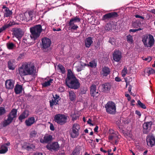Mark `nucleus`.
Returning <instances> with one entry per match:
<instances>
[{
  "label": "nucleus",
  "mask_w": 155,
  "mask_h": 155,
  "mask_svg": "<svg viewBox=\"0 0 155 155\" xmlns=\"http://www.w3.org/2000/svg\"><path fill=\"white\" fill-rule=\"evenodd\" d=\"M65 83L68 87L74 89H78L80 85L79 80L77 78L71 69H69L68 71Z\"/></svg>",
  "instance_id": "1"
},
{
  "label": "nucleus",
  "mask_w": 155,
  "mask_h": 155,
  "mask_svg": "<svg viewBox=\"0 0 155 155\" xmlns=\"http://www.w3.org/2000/svg\"><path fill=\"white\" fill-rule=\"evenodd\" d=\"M36 69L33 63L28 62L22 65L21 67L19 68L18 71L21 75L25 76L35 74Z\"/></svg>",
  "instance_id": "2"
},
{
  "label": "nucleus",
  "mask_w": 155,
  "mask_h": 155,
  "mask_svg": "<svg viewBox=\"0 0 155 155\" xmlns=\"http://www.w3.org/2000/svg\"><path fill=\"white\" fill-rule=\"evenodd\" d=\"M43 29L41 25H37L30 28L31 34L30 37L33 41L37 42L38 38L40 36Z\"/></svg>",
  "instance_id": "3"
},
{
  "label": "nucleus",
  "mask_w": 155,
  "mask_h": 155,
  "mask_svg": "<svg viewBox=\"0 0 155 155\" xmlns=\"http://www.w3.org/2000/svg\"><path fill=\"white\" fill-rule=\"evenodd\" d=\"M142 41L144 46L147 47H151L154 44L155 40L153 36L150 34H146L142 38Z\"/></svg>",
  "instance_id": "4"
},
{
  "label": "nucleus",
  "mask_w": 155,
  "mask_h": 155,
  "mask_svg": "<svg viewBox=\"0 0 155 155\" xmlns=\"http://www.w3.org/2000/svg\"><path fill=\"white\" fill-rule=\"evenodd\" d=\"M68 116L64 114H58L54 117V121L58 124L63 125L65 124L67 122Z\"/></svg>",
  "instance_id": "5"
},
{
  "label": "nucleus",
  "mask_w": 155,
  "mask_h": 155,
  "mask_svg": "<svg viewBox=\"0 0 155 155\" xmlns=\"http://www.w3.org/2000/svg\"><path fill=\"white\" fill-rule=\"evenodd\" d=\"M17 110L15 109H13L7 115L8 118L4 120L3 123V126L6 127L11 123L14 119L17 117Z\"/></svg>",
  "instance_id": "6"
},
{
  "label": "nucleus",
  "mask_w": 155,
  "mask_h": 155,
  "mask_svg": "<svg viewBox=\"0 0 155 155\" xmlns=\"http://www.w3.org/2000/svg\"><path fill=\"white\" fill-rule=\"evenodd\" d=\"M105 107L106 112L108 114L114 115L117 112L116 104L111 101H108L105 105Z\"/></svg>",
  "instance_id": "7"
},
{
  "label": "nucleus",
  "mask_w": 155,
  "mask_h": 155,
  "mask_svg": "<svg viewBox=\"0 0 155 155\" xmlns=\"http://www.w3.org/2000/svg\"><path fill=\"white\" fill-rule=\"evenodd\" d=\"M81 19L78 16H76L71 18L68 23V25L70 29L72 31H76L78 28V25L76 24V22H79Z\"/></svg>",
  "instance_id": "8"
},
{
  "label": "nucleus",
  "mask_w": 155,
  "mask_h": 155,
  "mask_svg": "<svg viewBox=\"0 0 155 155\" xmlns=\"http://www.w3.org/2000/svg\"><path fill=\"white\" fill-rule=\"evenodd\" d=\"M80 129V126L78 124H74L69 131L70 137L73 138L77 137L79 134V131Z\"/></svg>",
  "instance_id": "9"
},
{
  "label": "nucleus",
  "mask_w": 155,
  "mask_h": 155,
  "mask_svg": "<svg viewBox=\"0 0 155 155\" xmlns=\"http://www.w3.org/2000/svg\"><path fill=\"white\" fill-rule=\"evenodd\" d=\"M51 41L50 39L47 38H44L42 39L41 46V49L44 51H47L50 48Z\"/></svg>",
  "instance_id": "10"
},
{
  "label": "nucleus",
  "mask_w": 155,
  "mask_h": 155,
  "mask_svg": "<svg viewBox=\"0 0 155 155\" xmlns=\"http://www.w3.org/2000/svg\"><path fill=\"white\" fill-rule=\"evenodd\" d=\"M153 123L151 121L145 122L143 126V132L144 134H148L150 131Z\"/></svg>",
  "instance_id": "11"
},
{
  "label": "nucleus",
  "mask_w": 155,
  "mask_h": 155,
  "mask_svg": "<svg viewBox=\"0 0 155 155\" xmlns=\"http://www.w3.org/2000/svg\"><path fill=\"white\" fill-rule=\"evenodd\" d=\"M90 94L94 98H96L99 96L100 94L98 90H96V85L94 84L92 85L90 87Z\"/></svg>",
  "instance_id": "12"
},
{
  "label": "nucleus",
  "mask_w": 155,
  "mask_h": 155,
  "mask_svg": "<svg viewBox=\"0 0 155 155\" xmlns=\"http://www.w3.org/2000/svg\"><path fill=\"white\" fill-rule=\"evenodd\" d=\"M46 147L48 149L52 151L53 150L57 151L59 149L60 146L58 142H54L51 143L47 144Z\"/></svg>",
  "instance_id": "13"
},
{
  "label": "nucleus",
  "mask_w": 155,
  "mask_h": 155,
  "mask_svg": "<svg viewBox=\"0 0 155 155\" xmlns=\"http://www.w3.org/2000/svg\"><path fill=\"white\" fill-rule=\"evenodd\" d=\"M53 96V99L49 101L50 107L52 108H53V106L58 104V101L61 99L60 96L57 94Z\"/></svg>",
  "instance_id": "14"
},
{
  "label": "nucleus",
  "mask_w": 155,
  "mask_h": 155,
  "mask_svg": "<svg viewBox=\"0 0 155 155\" xmlns=\"http://www.w3.org/2000/svg\"><path fill=\"white\" fill-rule=\"evenodd\" d=\"M146 141L148 146L152 147L155 145V137L152 134H150L146 137Z\"/></svg>",
  "instance_id": "15"
},
{
  "label": "nucleus",
  "mask_w": 155,
  "mask_h": 155,
  "mask_svg": "<svg viewBox=\"0 0 155 155\" xmlns=\"http://www.w3.org/2000/svg\"><path fill=\"white\" fill-rule=\"evenodd\" d=\"M100 86H101V91L106 93L109 92L111 87V84L108 82L102 84Z\"/></svg>",
  "instance_id": "16"
},
{
  "label": "nucleus",
  "mask_w": 155,
  "mask_h": 155,
  "mask_svg": "<svg viewBox=\"0 0 155 155\" xmlns=\"http://www.w3.org/2000/svg\"><path fill=\"white\" fill-rule=\"evenodd\" d=\"M118 15L117 12H115L108 13L104 15L102 17V20H109L111 18H114L117 17Z\"/></svg>",
  "instance_id": "17"
},
{
  "label": "nucleus",
  "mask_w": 155,
  "mask_h": 155,
  "mask_svg": "<svg viewBox=\"0 0 155 155\" xmlns=\"http://www.w3.org/2000/svg\"><path fill=\"white\" fill-rule=\"evenodd\" d=\"M114 60L116 62H119L122 58L121 52L118 50H115L113 54Z\"/></svg>",
  "instance_id": "18"
},
{
  "label": "nucleus",
  "mask_w": 155,
  "mask_h": 155,
  "mask_svg": "<svg viewBox=\"0 0 155 155\" xmlns=\"http://www.w3.org/2000/svg\"><path fill=\"white\" fill-rule=\"evenodd\" d=\"M110 69L108 67L104 66L102 68L101 74L103 77H106L110 74Z\"/></svg>",
  "instance_id": "19"
},
{
  "label": "nucleus",
  "mask_w": 155,
  "mask_h": 155,
  "mask_svg": "<svg viewBox=\"0 0 155 155\" xmlns=\"http://www.w3.org/2000/svg\"><path fill=\"white\" fill-rule=\"evenodd\" d=\"M29 111L25 110L19 116L18 120L21 122H22V120L26 118L29 115Z\"/></svg>",
  "instance_id": "20"
},
{
  "label": "nucleus",
  "mask_w": 155,
  "mask_h": 155,
  "mask_svg": "<svg viewBox=\"0 0 155 155\" xmlns=\"http://www.w3.org/2000/svg\"><path fill=\"white\" fill-rule=\"evenodd\" d=\"M14 32L15 37L17 38H21L24 35L21 29L19 28L15 29Z\"/></svg>",
  "instance_id": "21"
},
{
  "label": "nucleus",
  "mask_w": 155,
  "mask_h": 155,
  "mask_svg": "<svg viewBox=\"0 0 155 155\" xmlns=\"http://www.w3.org/2000/svg\"><path fill=\"white\" fill-rule=\"evenodd\" d=\"M6 88L8 89H12L14 87V82L11 80H8L5 81Z\"/></svg>",
  "instance_id": "22"
},
{
  "label": "nucleus",
  "mask_w": 155,
  "mask_h": 155,
  "mask_svg": "<svg viewBox=\"0 0 155 155\" xmlns=\"http://www.w3.org/2000/svg\"><path fill=\"white\" fill-rule=\"evenodd\" d=\"M52 136L49 135L45 136L43 138V139L42 138L40 139V140L41 143H47L51 141L52 140Z\"/></svg>",
  "instance_id": "23"
},
{
  "label": "nucleus",
  "mask_w": 155,
  "mask_h": 155,
  "mask_svg": "<svg viewBox=\"0 0 155 155\" xmlns=\"http://www.w3.org/2000/svg\"><path fill=\"white\" fill-rule=\"evenodd\" d=\"M35 122V117H32L28 118L25 121V124L27 126H30L33 124Z\"/></svg>",
  "instance_id": "24"
},
{
  "label": "nucleus",
  "mask_w": 155,
  "mask_h": 155,
  "mask_svg": "<svg viewBox=\"0 0 155 155\" xmlns=\"http://www.w3.org/2000/svg\"><path fill=\"white\" fill-rule=\"evenodd\" d=\"M93 38L89 37L86 38L85 41V46L86 48H89L93 43Z\"/></svg>",
  "instance_id": "25"
},
{
  "label": "nucleus",
  "mask_w": 155,
  "mask_h": 155,
  "mask_svg": "<svg viewBox=\"0 0 155 155\" xmlns=\"http://www.w3.org/2000/svg\"><path fill=\"white\" fill-rule=\"evenodd\" d=\"M22 85L17 84L14 88V91L16 94H19L22 92Z\"/></svg>",
  "instance_id": "26"
},
{
  "label": "nucleus",
  "mask_w": 155,
  "mask_h": 155,
  "mask_svg": "<svg viewBox=\"0 0 155 155\" xmlns=\"http://www.w3.org/2000/svg\"><path fill=\"white\" fill-rule=\"evenodd\" d=\"M144 71L145 73L148 74V76H149L151 74H155V70L150 67L146 68Z\"/></svg>",
  "instance_id": "27"
},
{
  "label": "nucleus",
  "mask_w": 155,
  "mask_h": 155,
  "mask_svg": "<svg viewBox=\"0 0 155 155\" xmlns=\"http://www.w3.org/2000/svg\"><path fill=\"white\" fill-rule=\"evenodd\" d=\"M81 63L80 64L76 67L77 68V71L78 72H79L83 70L85 67L87 65V64L85 63H81Z\"/></svg>",
  "instance_id": "28"
},
{
  "label": "nucleus",
  "mask_w": 155,
  "mask_h": 155,
  "mask_svg": "<svg viewBox=\"0 0 155 155\" xmlns=\"http://www.w3.org/2000/svg\"><path fill=\"white\" fill-rule=\"evenodd\" d=\"M69 97L70 100L71 101H74L75 97L76 95L72 91H69Z\"/></svg>",
  "instance_id": "29"
},
{
  "label": "nucleus",
  "mask_w": 155,
  "mask_h": 155,
  "mask_svg": "<svg viewBox=\"0 0 155 155\" xmlns=\"http://www.w3.org/2000/svg\"><path fill=\"white\" fill-rule=\"evenodd\" d=\"M4 17H10L12 14V11L10 10L9 8H7L6 10H4Z\"/></svg>",
  "instance_id": "30"
},
{
  "label": "nucleus",
  "mask_w": 155,
  "mask_h": 155,
  "mask_svg": "<svg viewBox=\"0 0 155 155\" xmlns=\"http://www.w3.org/2000/svg\"><path fill=\"white\" fill-rule=\"evenodd\" d=\"M53 80L52 79L50 78L49 80L47 81H45L43 83L41 84L42 87H46L48 86H50L51 85V83H52Z\"/></svg>",
  "instance_id": "31"
},
{
  "label": "nucleus",
  "mask_w": 155,
  "mask_h": 155,
  "mask_svg": "<svg viewBox=\"0 0 155 155\" xmlns=\"http://www.w3.org/2000/svg\"><path fill=\"white\" fill-rule=\"evenodd\" d=\"M1 149L0 150V154H4L8 151V147L5 144H3L1 146Z\"/></svg>",
  "instance_id": "32"
},
{
  "label": "nucleus",
  "mask_w": 155,
  "mask_h": 155,
  "mask_svg": "<svg viewBox=\"0 0 155 155\" xmlns=\"http://www.w3.org/2000/svg\"><path fill=\"white\" fill-rule=\"evenodd\" d=\"M80 146H77L72 152L73 155H79L81 151Z\"/></svg>",
  "instance_id": "33"
},
{
  "label": "nucleus",
  "mask_w": 155,
  "mask_h": 155,
  "mask_svg": "<svg viewBox=\"0 0 155 155\" xmlns=\"http://www.w3.org/2000/svg\"><path fill=\"white\" fill-rule=\"evenodd\" d=\"M8 68L10 70H14L15 67L13 62L11 61H9L8 62Z\"/></svg>",
  "instance_id": "34"
},
{
  "label": "nucleus",
  "mask_w": 155,
  "mask_h": 155,
  "mask_svg": "<svg viewBox=\"0 0 155 155\" xmlns=\"http://www.w3.org/2000/svg\"><path fill=\"white\" fill-rule=\"evenodd\" d=\"M34 12L33 11H29L28 13H25V15L28 16L30 17L29 19L28 18V20H32L33 18L34 17Z\"/></svg>",
  "instance_id": "35"
},
{
  "label": "nucleus",
  "mask_w": 155,
  "mask_h": 155,
  "mask_svg": "<svg viewBox=\"0 0 155 155\" xmlns=\"http://www.w3.org/2000/svg\"><path fill=\"white\" fill-rule=\"evenodd\" d=\"M88 66H90L91 68H95L97 66V61L95 60L91 61L89 62V64H88Z\"/></svg>",
  "instance_id": "36"
},
{
  "label": "nucleus",
  "mask_w": 155,
  "mask_h": 155,
  "mask_svg": "<svg viewBox=\"0 0 155 155\" xmlns=\"http://www.w3.org/2000/svg\"><path fill=\"white\" fill-rule=\"evenodd\" d=\"M126 39L127 41L130 44H132L134 42L133 36L130 35H129L126 36Z\"/></svg>",
  "instance_id": "37"
},
{
  "label": "nucleus",
  "mask_w": 155,
  "mask_h": 155,
  "mask_svg": "<svg viewBox=\"0 0 155 155\" xmlns=\"http://www.w3.org/2000/svg\"><path fill=\"white\" fill-rule=\"evenodd\" d=\"M114 130H111L110 131V133L113 134L110 135L109 136L108 139L109 140H112L113 139H115L116 138H118V137L117 135H115L114 134Z\"/></svg>",
  "instance_id": "38"
},
{
  "label": "nucleus",
  "mask_w": 155,
  "mask_h": 155,
  "mask_svg": "<svg viewBox=\"0 0 155 155\" xmlns=\"http://www.w3.org/2000/svg\"><path fill=\"white\" fill-rule=\"evenodd\" d=\"M123 121L122 123L121 122V120H118L116 122V124L120 130H122L123 128Z\"/></svg>",
  "instance_id": "39"
},
{
  "label": "nucleus",
  "mask_w": 155,
  "mask_h": 155,
  "mask_svg": "<svg viewBox=\"0 0 155 155\" xmlns=\"http://www.w3.org/2000/svg\"><path fill=\"white\" fill-rule=\"evenodd\" d=\"M58 67L62 74H64L65 73V68L62 64H59L58 65Z\"/></svg>",
  "instance_id": "40"
},
{
  "label": "nucleus",
  "mask_w": 155,
  "mask_h": 155,
  "mask_svg": "<svg viewBox=\"0 0 155 155\" xmlns=\"http://www.w3.org/2000/svg\"><path fill=\"white\" fill-rule=\"evenodd\" d=\"M139 107L143 108L145 109L146 108V107L145 104L142 103L139 100L137 101V104Z\"/></svg>",
  "instance_id": "41"
},
{
  "label": "nucleus",
  "mask_w": 155,
  "mask_h": 155,
  "mask_svg": "<svg viewBox=\"0 0 155 155\" xmlns=\"http://www.w3.org/2000/svg\"><path fill=\"white\" fill-rule=\"evenodd\" d=\"M7 48L9 50H12L15 46L14 44L12 43H7Z\"/></svg>",
  "instance_id": "42"
},
{
  "label": "nucleus",
  "mask_w": 155,
  "mask_h": 155,
  "mask_svg": "<svg viewBox=\"0 0 155 155\" xmlns=\"http://www.w3.org/2000/svg\"><path fill=\"white\" fill-rule=\"evenodd\" d=\"M6 113V110L4 107H0V116L4 115Z\"/></svg>",
  "instance_id": "43"
},
{
  "label": "nucleus",
  "mask_w": 155,
  "mask_h": 155,
  "mask_svg": "<svg viewBox=\"0 0 155 155\" xmlns=\"http://www.w3.org/2000/svg\"><path fill=\"white\" fill-rule=\"evenodd\" d=\"M37 134V132L35 130H33L31 132L30 134V137L31 138L35 137L36 136Z\"/></svg>",
  "instance_id": "44"
},
{
  "label": "nucleus",
  "mask_w": 155,
  "mask_h": 155,
  "mask_svg": "<svg viewBox=\"0 0 155 155\" xmlns=\"http://www.w3.org/2000/svg\"><path fill=\"white\" fill-rule=\"evenodd\" d=\"M127 72V70L126 68H124L122 71V75L123 77H124Z\"/></svg>",
  "instance_id": "45"
},
{
  "label": "nucleus",
  "mask_w": 155,
  "mask_h": 155,
  "mask_svg": "<svg viewBox=\"0 0 155 155\" xmlns=\"http://www.w3.org/2000/svg\"><path fill=\"white\" fill-rule=\"evenodd\" d=\"M109 42L111 43V45H114L115 44L114 39L113 38H110Z\"/></svg>",
  "instance_id": "46"
},
{
  "label": "nucleus",
  "mask_w": 155,
  "mask_h": 155,
  "mask_svg": "<svg viewBox=\"0 0 155 155\" xmlns=\"http://www.w3.org/2000/svg\"><path fill=\"white\" fill-rule=\"evenodd\" d=\"M71 116L73 120H76L78 118V116L77 115L75 114H73Z\"/></svg>",
  "instance_id": "47"
},
{
  "label": "nucleus",
  "mask_w": 155,
  "mask_h": 155,
  "mask_svg": "<svg viewBox=\"0 0 155 155\" xmlns=\"http://www.w3.org/2000/svg\"><path fill=\"white\" fill-rule=\"evenodd\" d=\"M23 148L25 149L28 151H30L32 149L31 148H30V147L29 145L23 146Z\"/></svg>",
  "instance_id": "48"
},
{
  "label": "nucleus",
  "mask_w": 155,
  "mask_h": 155,
  "mask_svg": "<svg viewBox=\"0 0 155 155\" xmlns=\"http://www.w3.org/2000/svg\"><path fill=\"white\" fill-rule=\"evenodd\" d=\"M145 61H147L148 62H150L152 60V58L150 56H148L147 57L143 59Z\"/></svg>",
  "instance_id": "49"
},
{
  "label": "nucleus",
  "mask_w": 155,
  "mask_h": 155,
  "mask_svg": "<svg viewBox=\"0 0 155 155\" xmlns=\"http://www.w3.org/2000/svg\"><path fill=\"white\" fill-rule=\"evenodd\" d=\"M58 90H59V91L60 92H62L64 91L65 90V88L64 87L62 86V87H60L58 88Z\"/></svg>",
  "instance_id": "50"
},
{
  "label": "nucleus",
  "mask_w": 155,
  "mask_h": 155,
  "mask_svg": "<svg viewBox=\"0 0 155 155\" xmlns=\"http://www.w3.org/2000/svg\"><path fill=\"white\" fill-rule=\"evenodd\" d=\"M135 114H137V115L138 116L139 118H140V116L141 115V113L138 110H136L135 112Z\"/></svg>",
  "instance_id": "51"
},
{
  "label": "nucleus",
  "mask_w": 155,
  "mask_h": 155,
  "mask_svg": "<svg viewBox=\"0 0 155 155\" xmlns=\"http://www.w3.org/2000/svg\"><path fill=\"white\" fill-rule=\"evenodd\" d=\"M135 17L136 18H141L142 19H144V17H143V16H141L139 15H134Z\"/></svg>",
  "instance_id": "52"
},
{
  "label": "nucleus",
  "mask_w": 155,
  "mask_h": 155,
  "mask_svg": "<svg viewBox=\"0 0 155 155\" xmlns=\"http://www.w3.org/2000/svg\"><path fill=\"white\" fill-rule=\"evenodd\" d=\"M81 93L82 94H84L86 93L87 91L86 89H81Z\"/></svg>",
  "instance_id": "53"
},
{
  "label": "nucleus",
  "mask_w": 155,
  "mask_h": 155,
  "mask_svg": "<svg viewBox=\"0 0 155 155\" xmlns=\"http://www.w3.org/2000/svg\"><path fill=\"white\" fill-rule=\"evenodd\" d=\"M112 151V150L111 149H108L107 151V152L108 153V155H113V153H110Z\"/></svg>",
  "instance_id": "54"
},
{
  "label": "nucleus",
  "mask_w": 155,
  "mask_h": 155,
  "mask_svg": "<svg viewBox=\"0 0 155 155\" xmlns=\"http://www.w3.org/2000/svg\"><path fill=\"white\" fill-rule=\"evenodd\" d=\"M91 118H89L87 121V123L88 124H89L92 126H93L94 124L91 123Z\"/></svg>",
  "instance_id": "55"
},
{
  "label": "nucleus",
  "mask_w": 155,
  "mask_h": 155,
  "mask_svg": "<svg viewBox=\"0 0 155 155\" xmlns=\"http://www.w3.org/2000/svg\"><path fill=\"white\" fill-rule=\"evenodd\" d=\"M28 145L30 147V148H31L32 149H35V148L34 145L33 144H29Z\"/></svg>",
  "instance_id": "56"
},
{
  "label": "nucleus",
  "mask_w": 155,
  "mask_h": 155,
  "mask_svg": "<svg viewBox=\"0 0 155 155\" xmlns=\"http://www.w3.org/2000/svg\"><path fill=\"white\" fill-rule=\"evenodd\" d=\"M50 129L52 131H53L54 130V126L53 125V124H51L50 125Z\"/></svg>",
  "instance_id": "57"
},
{
  "label": "nucleus",
  "mask_w": 155,
  "mask_h": 155,
  "mask_svg": "<svg viewBox=\"0 0 155 155\" xmlns=\"http://www.w3.org/2000/svg\"><path fill=\"white\" fill-rule=\"evenodd\" d=\"M15 24L14 22H10L8 24H7V25L8 26V27L11 26Z\"/></svg>",
  "instance_id": "58"
},
{
  "label": "nucleus",
  "mask_w": 155,
  "mask_h": 155,
  "mask_svg": "<svg viewBox=\"0 0 155 155\" xmlns=\"http://www.w3.org/2000/svg\"><path fill=\"white\" fill-rule=\"evenodd\" d=\"M115 81L117 82H120L121 81V79L120 78L117 77L115 78Z\"/></svg>",
  "instance_id": "59"
},
{
  "label": "nucleus",
  "mask_w": 155,
  "mask_h": 155,
  "mask_svg": "<svg viewBox=\"0 0 155 155\" xmlns=\"http://www.w3.org/2000/svg\"><path fill=\"white\" fill-rule=\"evenodd\" d=\"M8 26L7 25V24L5 26H3L1 28L3 30V31L5 30L6 28H8Z\"/></svg>",
  "instance_id": "60"
},
{
  "label": "nucleus",
  "mask_w": 155,
  "mask_h": 155,
  "mask_svg": "<svg viewBox=\"0 0 155 155\" xmlns=\"http://www.w3.org/2000/svg\"><path fill=\"white\" fill-rule=\"evenodd\" d=\"M137 31V29H130L129 30L130 32H135Z\"/></svg>",
  "instance_id": "61"
},
{
  "label": "nucleus",
  "mask_w": 155,
  "mask_h": 155,
  "mask_svg": "<svg viewBox=\"0 0 155 155\" xmlns=\"http://www.w3.org/2000/svg\"><path fill=\"white\" fill-rule=\"evenodd\" d=\"M131 86L130 85H129V86L128 87V91L130 93H131Z\"/></svg>",
  "instance_id": "62"
},
{
  "label": "nucleus",
  "mask_w": 155,
  "mask_h": 155,
  "mask_svg": "<svg viewBox=\"0 0 155 155\" xmlns=\"http://www.w3.org/2000/svg\"><path fill=\"white\" fill-rule=\"evenodd\" d=\"M98 126H96L95 127V128H94V131L95 132H97V130H98Z\"/></svg>",
  "instance_id": "63"
},
{
  "label": "nucleus",
  "mask_w": 155,
  "mask_h": 155,
  "mask_svg": "<svg viewBox=\"0 0 155 155\" xmlns=\"http://www.w3.org/2000/svg\"><path fill=\"white\" fill-rule=\"evenodd\" d=\"M100 150L101 151L103 152L104 153H106L107 152V151L106 150H104L102 148H101Z\"/></svg>",
  "instance_id": "64"
}]
</instances>
